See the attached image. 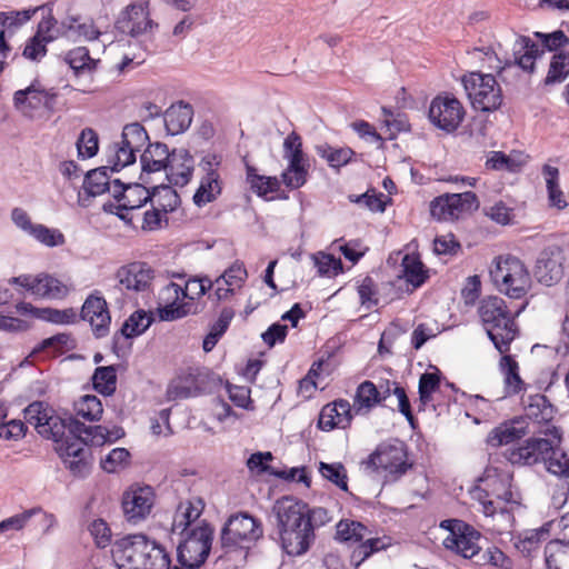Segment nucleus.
Listing matches in <instances>:
<instances>
[{
    "label": "nucleus",
    "instance_id": "1",
    "mask_svg": "<svg viewBox=\"0 0 569 569\" xmlns=\"http://www.w3.org/2000/svg\"><path fill=\"white\" fill-rule=\"evenodd\" d=\"M24 419L33 425L37 431L47 439L60 442L68 430L67 437L58 448L64 467L79 478L90 471L91 451L88 445L102 446L108 442V429L103 426H86L79 419L69 416L61 418L42 401H33L23 410Z\"/></svg>",
    "mask_w": 569,
    "mask_h": 569
},
{
    "label": "nucleus",
    "instance_id": "2",
    "mask_svg": "<svg viewBox=\"0 0 569 569\" xmlns=\"http://www.w3.org/2000/svg\"><path fill=\"white\" fill-rule=\"evenodd\" d=\"M546 438L529 437L523 445L506 449L503 456L511 465L533 466L543 462L556 476H569V457L561 449L562 431L552 425L541 430Z\"/></svg>",
    "mask_w": 569,
    "mask_h": 569
},
{
    "label": "nucleus",
    "instance_id": "3",
    "mask_svg": "<svg viewBox=\"0 0 569 569\" xmlns=\"http://www.w3.org/2000/svg\"><path fill=\"white\" fill-rule=\"evenodd\" d=\"M281 548L289 556H302L311 547L316 535L308 522L307 503L292 497H282L273 506Z\"/></svg>",
    "mask_w": 569,
    "mask_h": 569
},
{
    "label": "nucleus",
    "instance_id": "4",
    "mask_svg": "<svg viewBox=\"0 0 569 569\" xmlns=\"http://www.w3.org/2000/svg\"><path fill=\"white\" fill-rule=\"evenodd\" d=\"M263 535L261 522L248 512L231 515L221 530L223 560H231L229 567L244 565L249 550Z\"/></svg>",
    "mask_w": 569,
    "mask_h": 569
},
{
    "label": "nucleus",
    "instance_id": "5",
    "mask_svg": "<svg viewBox=\"0 0 569 569\" xmlns=\"http://www.w3.org/2000/svg\"><path fill=\"white\" fill-rule=\"evenodd\" d=\"M478 315L495 348L500 353L510 352L512 341L519 336V327L506 301L497 296L486 297L479 303Z\"/></svg>",
    "mask_w": 569,
    "mask_h": 569
},
{
    "label": "nucleus",
    "instance_id": "6",
    "mask_svg": "<svg viewBox=\"0 0 569 569\" xmlns=\"http://www.w3.org/2000/svg\"><path fill=\"white\" fill-rule=\"evenodd\" d=\"M116 553L129 569H170L169 553L143 533L128 535L117 540Z\"/></svg>",
    "mask_w": 569,
    "mask_h": 569
},
{
    "label": "nucleus",
    "instance_id": "7",
    "mask_svg": "<svg viewBox=\"0 0 569 569\" xmlns=\"http://www.w3.org/2000/svg\"><path fill=\"white\" fill-rule=\"evenodd\" d=\"M497 289L512 299L525 297L530 288V274L525 263L515 256L498 257L490 269Z\"/></svg>",
    "mask_w": 569,
    "mask_h": 569
},
{
    "label": "nucleus",
    "instance_id": "8",
    "mask_svg": "<svg viewBox=\"0 0 569 569\" xmlns=\"http://www.w3.org/2000/svg\"><path fill=\"white\" fill-rule=\"evenodd\" d=\"M176 533L181 537L177 546V559L179 565L201 567L211 550L213 540L212 527L203 520L191 530Z\"/></svg>",
    "mask_w": 569,
    "mask_h": 569
},
{
    "label": "nucleus",
    "instance_id": "9",
    "mask_svg": "<svg viewBox=\"0 0 569 569\" xmlns=\"http://www.w3.org/2000/svg\"><path fill=\"white\" fill-rule=\"evenodd\" d=\"M461 82L475 110L491 112L500 108L502 92L495 76L473 71L465 74Z\"/></svg>",
    "mask_w": 569,
    "mask_h": 569
},
{
    "label": "nucleus",
    "instance_id": "10",
    "mask_svg": "<svg viewBox=\"0 0 569 569\" xmlns=\"http://www.w3.org/2000/svg\"><path fill=\"white\" fill-rule=\"evenodd\" d=\"M368 468L382 470L387 481H397L412 468L408 459V448L403 441L380 443L367 460Z\"/></svg>",
    "mask_w": 569,
    "mask_h": 569
},
{
    "label": "nucleus",
    "instance_id": "11",
    "mask_svg": "<svg viewBox=\"0 0 569 569\" xmlns=\"http://www.w3.org/2000/svg\"><path fill=\"white\" fill-rule=\"evenodd\" d=\"M440 528L449 531L443 540L446 549L465 559L472 560L479 557L482 551L480 546L482 535L475 527L461 519H446L440 522Z\"/></svg>",
    "mask_w": 569,
    "mask_h": 569
},
{
    "label": "nucleus",
    "instance_id": "12",
    "mask_svg": "<svg viewBox=\"0 0 569 569\" xmlns=\"http://www.w3.org/2000/svg\"><path fill=\"white\" fill-rule=\"evenodd\" d=\"M58 92L54 88L44 89L38 79L30 86L13 93V107L23 117L34 118L41 110L53 112L57 104Z\"/></svg>",
    "mask_w": 569,
    "mask_h": 569
},
{
    "label": "nucleus",
    "instance_id": "13",
    "mask_svg": "<svg viewBox=\"0 0 569 569\" xmlns=\"http://www.w3.org/2000/svg\"><path fill=\"white\" fill-rule=\"evenodd\" d=\"M283 158L287 168L281 173V181L291 190L301 188L308 180L309 163L302 150L301 137L292 131L283 141Z\"/></svg>",
    "mask_w": 569,
    "mask_h": 569
},
{
    "label": "nucleus",
    "instance_id": "14",
    "mask_svg": "<svg viewBox=\"0 0 569 569\" xmlns=\"http://www.w3.org/2000/svg\"><path fill=\"white\" fill-rule=\"evenodd\" d=\"M466 116L462 103L451 93L437 94L430 102L428 118L432 126L446 132H455Z\"/></svg>",
    "mask_w": 569,
    "mask_h": 569
},
{
    "label": "nucleus",
    "instance_id": "15",
    "mask_svg": "<svg viewBox=\"0 0 569 569\" xmlns=\"http://www.w3.org/2000/svg\"><path fill=\"white\" fill-rule=\"evenodd\" d=\"M479 208L477 194L472 191L462 193H445L435 198L430 203V213L440 221L458 219L462 213Z\"/></svg>",
    "mask_w": 569,
    "mask_h": 569
},
{
    "label": "nucleus",
    "instance_id": "16",
    "mask_svg": "<svg viewBox=\"0 0 569 569\" xmlns=\"http://www.w3.org/2000/svg\"><path fill=\"white\" fill-rule=\"evenodd\" d=\"M149 183L130 182L124 184L120 179L112 180V197L119 204L108 202L103 204L106 212L117 210H137L149 202L150 187Z\"/></svg>",
    "mask_w": 569,
    "mask_h": 569
},
{
    "label": "nucleus",
    "instance_id": "17",
    "mask_svg": "<svg viewBox=\"0 0 569 569\" xmlns=\"http://www.w3.org/2000/svg\"><path fill=\"white\" fill-rule=\"evenodd\" d=\"M475 51L483 52L486 60L488 61V68L496 70L499 74L506 68L512 66H518L525 71L532 72L536 59L543 53V49H541L538 43L531 41L529 38H522L520 49L515 51V62L506 61L502 63L501 59L490 47L482 49L476 48Z\"/></svg>",
    "mask_w": 569,
    "mask_h": 569
},
{
    "label": "nucleus",
    "instance_id": "18",
    "mask_svg": "<svg viewBox=\"0 0 569 569\" xmlns=\"http://www.w3.org/2000/svg\"><path fill=\"white\" fill-rule=\"evenodd\" d=\"M79 317L90 323L96 338L100 339L109 335L111 316L108 303L100 291L94 290L87 297Z\"/></svg>",
    "mask_w": 569,
    "mask_h": 569
},
{
    "label": "nucleus",
    "instance_id": "19",
    "mask_svg": "<svg viewBox=\"0 0 569 569\" xmlns=\"http://www.w3.org/2000/svg\"><path fill=\"white\" fill-rule=\"evenodd\" d=\"M565 254L557 246L543 249L536 261L535 277L545 286L558 283L565 274Z\"/></svg>",
    "mask_w": 569,
    "mask_h": 569
},
{
    "label": "nucleus",
    "instance_id": "20",
    "mask_svg": "<svg viewBox=\"0 0 569 569\" xmlns=\"http://www.w3.org/2000/svg\"><path fill=\"white\" fill-rule=\"evenodd\" d=\"M153 27L158 24L150 19L147 2L130 3L116 21L117 30L131 37H139Z\"/></svg>",
    "mask_w": 569,
    "mask_h": 569
},
{
    "label": "nucleus",
    "instance_id": "21",
    "mask_svg": "<svg viewBox=\"0 0 569 569\" xmlns=\"http://www.w3.org/2000/svg\"><path fill=\"white\" fill-rule=\"evenodd\" d=\"M153 506V491L149 486L126 491L122 496V511L127 521L138 523L144 520Z\"/></svg>",
    "mask_w": 569,
    "mask_h": 569
},
{
    "label": "nucleus",
    "instance_id": "22",
    "mask_svg": "<svg viewBox=\"0 0 569 569\" xmlns=\"http://www.w3.org/2000/svg\"><path fill=\"white\" fill-rule=\"evenodd\" d=\"M116 278L128 291L147 292L151 288L154 271L148 263L136 261L119 268Z\"/></svg>",
    "mask_w": 569,
    "mask_h": 569
},
{
    "label": "nucleus",
    "instance_id": "23",
    "mask_svg": "<svg viewBox=\"0 0 569 569\" xmlns=\"http://www.w3.org/2000/svg\"><path fill=\"white\" fill-rule=\"evenodd\" d=\"M167 163L164 170L170 184L184 187L190 182L194 170V160L188 149L174 148L170 152Z\"/></svg>",
    "mask_w": 569,
    "mask_h": 569
},
{
    "label": "nucleus",
    "instance_id": "24",
    "mask_svg": "<svg viewBox=\"0 0 569 569\" xmlns=\"http://www.w3.org/2000/svg\"><path fill=\"white\" fill-rule=\"evenodd\" d=\"M529 433V425L526 418L517 417L495 427L487 436V443L491 447L507 446Z\"/></svg>",
    "mask_w": 569,
    "mask_h": 569
},
{
    "label": "nucleus",
    "instance_id": "25",
    "mask_svg": "<svg viewBox=\"0 0 569 569\" xmlns=\"http://www.w3.org/2000/svg\"><path fill=\"white\" fill-rule=\"evenodd\" d=\"M168 146L162 142L148 143L140 156L141 173L140 181L150 183L149 176L153 172L164 170L170 157Z\"/></svg>",
    "mask_w": 569,
    "mask_h": 569
},
{
    "label": "nucleus",
    "instance_id": "26",
    "mask_svg": "<svg viewBox=\"0 0 569 569\" xmlns=\"http://www.w3.org/2000/svg\"><path fill=\"white\" fill-rule=\"evenodd\" d=\"M162 116L167 132L171 136H177L190 127L193 118V108L190 103L179 101L172 103Z\"/></svg>",
    "mask_w": 569,
    "mask_h": 569
},
{
    "label": "nucleus",
    "instance_id": "27",
    "mask_svg": "<svg viewBox=\"0 0 569 569\" xmlns=\"http://www.w3.org/2000/svg\"><path fill=\"white\" fill-rule=\"evenodd\" d=\"M213 288V282L208 277H191L186 281L184 288L178 283L170 282L163 288V293L169 297L174 295L176 300L186 298L188 302H194L196 298L206 295Z\"/></svg>",
    "mask_w": 569,
    "mask_h": 569
},
{
    "label": "nucleus",
    "instance_id": "28",
    "mask_svg": "<svg viewBox=\"0 0 569 569\" xmlns=\"http://www.w3.org/2000/svg\"><path fill=\"white\" fill-rule=\"evenodd\" d=\"M62 60L73 71L74 77L92 74L98 69L99 59H93L87 47H76L62 56Z\"/></svg>",
    "mask_w": 569,
    "mask_h": 569
},
{
    "label": "nucleus",
    "instance_id": "29",
    "mask_svg": "<svg viewBox=\"0 0 569 569\" xmlns=\"http://www.w3.org/2000/svg\"><path fill=\"white\" fill-rule=\"evenodd\" d=\"M61 26L67 31L71 32L72 36L84 41L98 40L102 34L92 18H86L79 14L67 16L62 20Z\"/></svg>",
    "mask_w": 569,
    "mask_h": 569
},
{
    "label": "nucleus",
    "instance_id": "30",
    "mask_svg": "<svg viewBox=\"0 0 569 569\" xmlns=\"http://www.w3.org/2000/svg\"><path fill=\"white\" fill-rule=\"evenodd\" d=\"M378 387L370 380L362 381L356 389L352 408L356 415L366 416L379 405Z\"/></svg>",
    "mask_w": 569,
    "mask_h": 569
},
{
    "label": "nucleus",
    "instance_id": "31",
    "mask_svg": "<svg viewBox=\"0 0 569 569\" xmlns=\"http://www.w3.org/2000/svg\"><path fill=\"white\" fill-rule=\"evenodd\" d=\"M501 355L499 369L503 375L505 396L518 395L525 389V382L519 375V365L509 352Z\"/></svg>",
    "mask_w": 569,
    "mask_h": 569
},
{
    "label": "nucleus",
    "instance_id": "32",
    "mask_svg": "<svg viewBox=\"0 0 569 569\" xmlns=\"http://www.w3.org/2000/svg\"><path fill=\"white\" fill-rule=\"evenodd\" d=\"M525 410L526 418L537 423H546V429L550 427L549 422L553 420L556 413L555 407L548 398L541 393L529 396Z\"/></svg>",
    "mask_w": 569,
    "mask_h": 569
},
{
    "label": "nucleus",
    "instance_id": "33",
    "mask_svg": "<svg viewBox=\"0 0 569 569\" xmlns=\"http://www.w3.org/2000/svg\"><path fill=\"white\" fill-rule=\"evenodd\" d=\"M546 569H569V540L552 539L543 549Z\"/></svg>",
    "mask_w": 569,
    "mask_h": 569
},
{
    "label": "nucleus",
    "instance_id": "34",
    "mask_svg": "<svg viewBox=\"0 0 569 569\" xmlns=\"http://www.w3.org/2000/svg\"><path fill=\"white\" fill-rule=\"evenodd\" d=\"M548 536L549 523H546L538 529L528 530L519 535L515 542V547L523 557L530 559L537 555L540 545L548 538Z\"/></svg>",
    "mask_w": 569,
    "mask_h": 569
},
{
    "label": "nucleus",
    "instance_id": "35",
    "mask_svg": "<svg viewBox=\"0 0 569 569\" xmlns=\"http://www.w3.org/2000/svg\"><path fill=\"white\" fill-rule=\"evenodd\" d=\"M202 513L201 500L180 502L173 518L171 532H183L194 528L193 523Z\"/></svg>",
    "mask_w": 569,
    "mask_h": 569
},
{
    "label": "nucleus",
    "instance_id": "36",
    "mask_svg": "<svg viewBox=\"0 0 569 569\" xmlns=\"http://www.w3.org/2000/svg\"><path fill=\"white\" fill-rule=\"evenodd\" d=\"M110 166H103L92 169L87 172L83 180V190L89 197H97L103 194L106 191L112 193V181L108 171Z\"/></svg>",
    "mask_w": 569,
    "mask_h": 569
},
{
    "label": "nucleus",
    "instance_id": "37",
    "mask_svg": "<svg viewBox=\"0 0 569 569\" xmlns=\"http://www.w3.org/2000/svg\"><path fill=\"white\" fill-rule=\"evenodd\" d=\"M149 202L151 206H157L163 213H169L180 206L181 200L178 192L171 186L161 183L150 187Z\"/></svg>",
    "mask_w": 569,
    "mask_h": 569
},
{
    "label": "nucleus",
    "instance_id": "38",
    "mask_svg": "<svg viewBox=\"0 0 569 569\" xmlns=\"http://www.w3.org/2000/svg\"><path fill=\"white\" fill-rule=\"evenodd\" d=\"M233 317L234 310L230 307H224L220 311L219 318L210 326L209 332L203 338L202 348L206 352H210L216 347L228 330Z\"/></svg>",
    "mask_w": 569,
    "mask_h": 569
},
{
    "label": "nucleus",
    "instance_id": "39",
    "mask_svg": "<svg viewBox=\"0 0 569 569\" xmlns=\"http://www.w3.org/2000/svg\"><path fill=\"white\" fill-rule=\"evenodd\" d=\"M222 192L221 177L202 176L199 187L193 194V203L201 208L213 202Z\"/></svg>",
    "mask_w": 569,
    "mask_h": 569
},
{
    "label": "nucleus",
    "instance_id": "40",
    "mask_svg": "<svg viewBox=\"0 0 569 569\" xmlns=\"http://www.w3.org/2000/svg\"><path fill=\"white\" fill-rule=\"evenodd\" d=\"M542 174L546 179L549 204L557 208L558 210L565 209L568 203L559 186L558 168L550 164H545L542 167Z\"/></svg>",
    "mask_w": 569,
    "mask_h": 569
},
{
    "label": "nucleus",
    "instance_id": "41",
    "mask_svg": "<svg viewBox=\"0 0 569 569\" xmlns=\"http://www.w3.org/2000/svg\"><path fill=\"white\" fill-rule=\"evenodd\" d=\"M403 278L413 288L421 287L429 278L428 270L418 256L406 254L401 262Z\"/></svg>",
    "mask_w": 569,
    "mask_h": 569
},
{
    "label": "nucleus",
    "instance_id": "42",
    "mask_svg": "<svg viewBox=\"0 0 569 569\" xmlns=\"http://www.w3.org/2000/svg\"><path fill=\"white\" fill-rule=\"evenodd\" d=\"M34 296L50 299H62L68 295V288L57 278L49 274L36 277Z\"/></svg>",
    "mask_w": 569,
    "mask_h": 569
},
{
    "label": "nucleus",
    "instance_id": "43",
    "mask_svg": "<svg viewBox=\"0 0 569 569\" xmlns=\"http://www.w3.org/2000/svg\"><path fill=\"white\" fill-rule=\"evenodd\" d=\"M152 322L153 317L151 312L143 309L136 310L123 322L120 335L127 339L138 337L147 331Z\"/></svg>",
    "mask_w": 569,
    "mask_h": 569
},
{
    "label": "nucleus",
    "instance_id": "44",
    "mask_svg": "<svg viewBox=\"0 0 569 569\" xmlns=\"http://www.w3.org/2000/svg\"><path fill=\"white\" fill-rule=\"evenodd\" d=\"M247 182L259 197H266L280 190V181L277 177L258 174L256 168L251 166H247Z\"/></svg>",
    "mask_w": 569,
    "mask_h": 569
},
{
    "label": "nucleus",
    "instance_id": "45",
    "mask_svg": "<svg viewBox=\"0 0 569 569\" xmlns=\"http://www.w3.org/2000/svg\"><path fill=\"white\" fill-rule=\"evenodd\" d=\"M92 385L97 392L104 397L112 396L117 389V370L114 366L96 368Z\"/></svg>",
    "mask_w": 569,
    "mask_h": 569
},
{
    "label": "nucleus",
    "instance_id": "46",
    "mask_svg": "<svg viewBox=\"0 0 569 569\" xmlns=\"http://www.w3.org/2000/svg\"><path fill=\"white\" fill-rule=\"evenodd\" d=\"M567 77H569V51H560L553 54L543 83L547 87L555 86L563 82Z\"/></svg>",
    "mask_w": 569,
    "mask_h": 569
},
{
    "label": "nucleus",
    "instance_id": "47",
    "mask_svg": "<svg viewBox=\"0 0 569 569\" xmlns=\"http://www.w3.org/2000/svg\"><path fill=\"white\" fill-rule=\"evenodd\" d=\"M74 418H82L87 421L93 422L101 419L103 407L101 400L97 396L86 395L74 402Z\"/></svg>",
    "mask_w": 569,
    "mask_h": 569
},
{
    "label": "nucleus",
    "instance_id": "48",
    "mask_svg": "<svg viewBox=\"0 0 569 569\" xmlns=\"http://www.w3.org/2000/svg\"><path fill=\"white\" fill-rule=\"evenodd\" d=\"M317 154L328 161L331 168L339 169L348 164L356 152L349 148H333L328 143L316 147Z\"/></svg>",
    "mask_w": 569,
    "mask_h": 569
},
{
    "label": "nucleus",
    "instance_id": "49",
    "mask_svg": "<svg viewBox=\"0 0 569 569\" xmlns=\"http://www.w3.org/2000/svg\"><path fill=\"white\" fill-rule=\"evenodd\" d=\"M173 301L163 307L158 308V316L161 321H174L184 318L189 315L199 313L198 305L194 302H179L176 300L174 295H171Z\"/></svg>",
    "mask_w": 569,
    "mask_h": 569
},
{
    "label": "nucleus",
    "instance_id": "50",
    "mask_svg": "<svg viewBox=\"0 0 569 569\" xmlns=\"http://www.w3.org/2000/svg\"><path fill=\"white\" fill-rule=\"evenodd\" d=\"M370 533L368 528L359 521L340 520L337 525L336 539L342 542H361L366 535Z\"/></svg>",
    "mask_w": 569,
    "mask_h": 569
},
{
    "label": "nucleus",
    "instance_id": "51",
    "mask_svg": "<svg viewBox=\"0 0 569 569\" xmlns=\"http://www.w3.org/2000/svg\"><path fill=\"white\" fill-rule=\"evenodd\" d=\"M122 143L140 152L149 143V136L144 127L139 122H132L123 127L121 133Z\"/></svg>",
    "mask_w": 569,
    "mask_h": 569
},
{
    "label": "nucleus",
    "instance_id": "52",
    "mask_svg": "<svg viewBox=\"0 0 569 569\" xmlns=\"http://www.w3.org/2000/svg\"><path fill=\"white\" fill-rule=\"evenodd\" d=\"M137 151L126 147L122 141L116 142L110 147V154H108L107 163L110 166L111 172H118L122 168L136 161Z\"/></svg>",
    "mask_w": 569,
    "mask_h": 569
},
{
    "label": "nucleus",
    "instance_id": "53",
    "mask_svg": "<svg viewBox=\"0 0 569 569\" xmlns=\"http://www.w3.org/2000/svg\"><path fill=\"white\" fill-rule=\"evenodd\" d=\"M52 40L49 36H42L38 31L34 36L30 37L22 50V57L32 62H40L48 52L47 44Z\"/></svg>",
    "mask_w": 569,
    "mask_h": 569
},
{
    "label": "nucleus",
    "instance_id": "54",
    "mask_svg": "<svg viewBox=\"0 0 569 569\" xmlns=\"http://www.w3.org/2000/svg\"><path fill=\"white\" fill-rule=\"evenodd\" d=\"M319 472L321 476L336 485L342 491H348V476L345 466L341 462L327 463L320 462Z\"/></svg>",
    "mask_w": 569,
    "mask_h": 569
},
{
    "label": "nucleus",
    "instance_id": "55",
    "mask_svg": "<svg viewBox=\"0 0 569 569\" xmlns=\"http://www.w3.org/2000/svg\"><path fill=\"white\" fill-rule=\"evenodd\" d=\"M77 311L73 308L63 310L54 308H41L36 310V318L54 323V325H70L77 321Z\"/></svg>",
    "mask_w": 569,
    "mask_h": 569
},
{
    "label": "nucleus",
    "instance_id": "56",
    "mask_svg": "<svg viewBox=\"0 0 569 569\" xmlns=\"http://www.w3.org/2000/svg\"><path fill=\"white\" fill-rule=\"evenodd\" d=\"M29 236L47 247L62 246L66 241L61 231L58 229L48 228L41 223H36Z\"/></svg>",
    "mask_w": 569,
    "mask_h": 569
},
{
    "label": "nucleus",
    "instance_id": "57",
    "mask_svg": "<svg viewBox=\"0 0 569 569\" xmlns=\"http://www.w3.org/2000/svg\"><path fill=\"white\" fill-rule=\"evenodd\" d=\"M248 277L247 269L242 262L236 261L224 272L219 276L214 283H224L226 286L241 288Z\"/></svg>",
    "mask_w": 569,
    "mask_h": 569
},
{
    "label": "nucleus",
    "instance_id": "58",
    "mask_svg": "<svg viewBox=\"0 0 569 569\" xmlns=\"http://www.w3.org/2000/svg\"><path fill=\"white\" fill-rule=\"evenodd\" d=\"M77 149L82 159L96 156L99 149L97 132L91 128L83 129L77 141Z\"/></svg>",
    "mask_w": 569,
    "mask_h": 569
},
{
    "label": "nucleus",
    "instance_id": "59",
    "mask_svg": "<svg viewBox=\"0 0 569 569\" xmlns=\"http://www.w3.org/2000/svg\"><path fill=\"white\" fill-rule=\"evenodd\" d=\"M313 259L321 276H338L343 271L341 259L333 254L320 252L315 254Z\"/></svg>",
    "mask_w": 569,
    "mask_h": 569
},
{
    "label": "nucleus",
    "instance_id": "60",
    "mask_svg": "<svg viewBox=\"0 0 569 569\" xmlns=\"http://www.w3.org/2000/svg\"><path fill=\"white\" fill-rule=\"evenodd\" d=\"M88 530L98 548L103 549L111 543L112 532L109 525L103 519L99 518L93 520L88 526Z\"/></svg>",
    "mask_w": 569,
    "mask_h": 569
},
{
    "label": "nucleus",
    "instance_id": "61",
    "mask_svg": "<svg viewBox=\"0 0 569 569\" xmlns=\"http://www.w3.org/2000/svg\"><path fill=\"white\" fill-rule=\"evenodd\" d=\"M358 295L360 303L367 309H371L379 303L377 284L369 276L365 277L358 286Z\"/></svg>",
    "mask_w": 569,
    "mask_h": 569
},
{
    "label": "nucleus",
    "instance_id": "62",
    "mask_svg": "<svg viewBox=\"0 0 569 569\" xmlns=\"http://www.w3.org/2000/svg\"><path fill=\"white\" fill-rule=\"evenodd\" d=\"M39 510L38 508H32L0 521V535L23 529L31 517Z\"/></svg>",
    "mask_w": 569,
    "mask_h": 569
},
{
    "label": "nucleus",
    "instance_id": "63",
    "mask_svg": "<svg viewBox=\"0 0 569 569\" xmlns=\"http://www.w3.org/2000/svg\"><path fill=\"white\" fill-rule=\"evenodd\" d=\"M536 37L540 40L542 48L548 51H557L569 43V38L562 30L550 33L537 32Z\"/></svg>",
    "mask_w": 569,
    "mask_h": 569
},
{
    "label": "nucleus",
    "instance_id": "64",
    "mask_svg": "<svg viewBox=\"0 0 569 569\" xmlns=\"http://www.w3.org/2000/svg\"><path fill=\"white\" fill-rule=\"evenodd\" d=\"M328 406L336 407V410H332V415L335 420L339 423V428L346 429L351 425L353 408L348 400L338 399L328 403Z\"/></svg>",
    "mask_w": 569,
    "mask_h": 569
}]
</instances>
